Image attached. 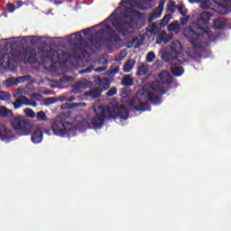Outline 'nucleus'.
<instances>
[{
	"mask_svg": "<svg viewBox=\"0 0 231 231\" xmlns=\"http://www.w3.org/2000/svg\"><path fill=\"white\" fill-rule=\"evenodd\" d=\"M156 58V55H154V52L151 51L146 56L147 62H152L154 59Z\"/></svg>",
	"mask_w": 231,
	"mask_h": 231,
	"instance_id": "nucleus-26",
	"label": "nucleus"
},
{
	"mask_svg": "<svg viewBox=\"0 0 231 231\" xmlns=\"http://www.w3.org/2000/svg\"><path fill=\"white\" fill-rule=\"evenodd\" d=\"M157 42H167V40L165 39V33H162L159 36V40L157 41Z\"/></svg>",
	"mask_w": 231,
	"mask_h": 231,
	"instance_id": "nucleus-32",
	"label": "nucleus"
},
{
	"mask_svg": "<svg viewBox=\"0 0 231 231\" xmlns=\"http://www.w3.org/2000/svg\"><path fill=\"white\" fill-rule=\"evenodd\" d=\"M23 106H32V107H37V103H35V101L30 103L28 97H21L14 103V109H20V107H23Z\"/></svg>",
	"mask_w": 231,
	"mask_h": 231,
	"instance_id": "nucleus-7",
	"label": "nucleus"
},
{
	"mask_svg": "<svg viewBox=\"0 0 231 231\" xmlns=\"http://www.w3.org/2000/svg\"><path fill=\"white\" fill-rule=\"evenodd\" d=\"M6 6H7L8 12H10L11 14L15 12V5H14L7 4Z\"/></svg>",
	"mask_w": 231,
	"mask_h": 231,
	"instance_id": "nucleus-30",
	"label": "nucleus"
},
{
	"mask_svg": "<svg viewBox=\"0 0 231 231\" xmlns=\"http://www.w3.org/2000/svg\"><path fill=\"white\" fill-rule=\"evenodd\" d=\"M75 36L77 37V40H78V41H81V40H82V35H80V32H77V33L75 34Z\"/></svg>",
	"mask_w": 231,
	"mask_h": 231,
	"instance_id": "nucleus-36",
	"label": "nucleus"
},
{
	"mask_svg": "<svg viewBox=\"0 0 231 231\" xmlns=\"http://www.w3.org/2000/svg\"><path fill=\"white\" fill-rule=\"evenodd\" d=\"M134 64H136V61L134 60H127L124 65V72L129 73L134 68Z\"/></svg>",
	"mask_w": 231,
	"mask_h": 231,
	"instance_id": "nucleus-11",
	"label": "nucleus"
},
{
	"mask_svg": "<svg viewBox=\"0 0 231 231\" xmlns=\"http://www.w3.org/2000/svg\"><path fill=\"white\" fill-rule=\"evenodd\" d=\"M163 12V4L159 5L157 10L152 14V19H158V17H162V14Z\"/></svg>",
	"mask_w": 231,
	"mask_h": 231,
	"instance_id": "nucleus-15",
	"label": "nucleus"
},
{
	"mask_svg": "<svg viewBox=\"0 0 231 231\" xmlns=\"http://www.w3.org/2000/svg\"><path fill=\"white\" fill-rule=\"evenodd\" d=\"M23 59L26 62H33L35 60V53L30 50L25 51Z\"/></svg>",
	"mask_w": 231,
	"mask_h": 231,
	"instance_id": "nucleus-10",
	"label": "nucleus"
},
{
	"mask_svg": "<svg viewBox=\"0 0 231 231\" xmlns=\"http://www.w3.org/2000/svg\"><path fill=\"white\" fill-rule=\"evenodd\" d=\"M208 21H210V14L208 12H203L199 20V24L193 23L189 28L184 30L183 33L189 39V42L194 44L201 35L208 33V27H207Z\"/></svg>",
	"mask_w": 231,
	"mask_h": 231,
	"instance_id": "nucleus-3",
	"label": "nucleus"
},
{
	"mask_svg": "<svg viewBox=\"0 0 231 231\" xmlns=\"http://www.w3.org/2000/svg\"><path fill=\"white\" fill-rule=\"evenodd\" d=\"M133 78L131 76H125L123 79L124 86H133Z\"/></svg>",
	"mask_w": 231,
	"mask_h": 231,
	"instance_id": "nucleus-21",
	"label": "nucleus"
},
{
	"mask_svg": "<svg viewBox=\"0 0 231 231\" xmlns=\"http://www.w3.org/2000/svg\"><path fill=\"white\" fill-rule=\"evenodd\" d=\"M51 129L56 136H75V126L71 123L57 120L51 125Z\"/></svg>",
	"mask_w": 231,
	"mask_h": 231,
	"instance_id": "nucleus-6",
	"label": "nucleus"
},
{
	"mask_svg": "<svg viewBox=\"0 0 231 231\" xmlns=\"http://www.w3.org/2000/svg\"><path fill=\"white\" fill-rule=\"evenodd\" d=\"M168 30L169 32H173V33H180L181 27L180 26V23L175 22L168 26Z\"/></svg>",
	"mask_w": 231,
	"mask_h": 231,
	"instance_id": "nucleus-13",
	"label": "nucleus"
},
{
	"mask_svg": "<svg viewBox=\"0 0 231 231\" xmlns=\"http://www.w3.org/2000/svg\"><path fill=\"white\" fill-rule=\"evenodd\" d=\"M35 116L37 120H39V122H46V120H48V116H46V113H44L43 111L38 112Z\"/></svg>",
	"mask_w": 231,
	"mask_h": 231,
	"instance_id": "nucleus-18",
	"label": "nucleus"
},
{
	"mask_svg": "<svg viewBox=\"0 0 231 231\" xmlns=\"http://www.w3.org/2000/svg\"><path fill=\"white\" fill-rule=\"evenodd\" d=\"M0 100H10V94H8V92L0 91Z\"/></svg>",
	"mask_w": 231,
	"mask_h": 231,
	"instance_id": "nucleus-25",
	"label": "nucleus"
},
{
	"mask_svg": "<svg viewBox=\"0 0 231 231\" xmlns=\"http://www.w3.org/2000/svg\"><path fill=\"white\" fill-rule=\"evenodd\" d=\"M6 85L7 86H17V83L15 82V79H9L6 80Z\"/></svg>",
	"mask_w": 231,
	"mask_h": 231,
	"instance_id": "nucleus-31",
	"label": "nucleus"
},
{
	"mask_svg": "<svg viewBox=\"0 0 231 231\" xmlns=\"http://www.w3.org/2000/svg\"><path fill=\"white\" fill-rule=\"evenodd\" d=\"M147 71H149V65L142 64L138 68L137 75H147Z\"/></svg>",
	"mask_w": 231,
	"mask_h": 231,
	"instance_id": "nucleus-16",
	"label": "nucleus"
},
{
	"mask_svg": "<svg viewBox=\"0 0 231 231\" xmlns=\"http://www.w3.org/2000/svg\"><path fill=\"white\" fill-rule=\"evenodd\" d=\"M183 68L178 66V65H173L171 67V73L175 75V77H181L183 75Z\"/></svg>",
	"mask_w": 231,
	"mask_h": 231,
	"instance_id": "nucleus-12",
	"label": "nucleus"
},
{
	"mask_svg": "<svg viewBox=\"0 0 231 231\" xmlns=\"http://www.w3.org/2000/svg\"><path fill=\"white\" fill-rule=\"evenodd\" d=\"M21 6H23V3L18 2V6H17V8H21Z\"/></svg>",
	"mask_w": 231,
	"mask_h": 231,
	"instance_id": "nucleus-37",
	"label": "nucleus"
},
{
	"mask_svg": "<svg viewBox=\"0 0 231 231\" xmlns=\"http://www.w3.org/2000/svg\"><path fill=\"white\" fill-rule=\"evenodd\" d=\"M97 115L94 118L84 119L79 117L78 119L79 129H98L104 124V118L111 120V118H120L121 120H127L129 118V112L127 108L117 103H114L107 106H98L95 108Z\"/></svg>",
	"mask_w": 231,
	"mask_h": 231,
	"instance_id": "nucleus-2",
	"label": "nucleus"
},
{
	"mask_svg": "<svg viewBox=\"0 0 231 231\" xmlns=\"http://www.w3.org/2000/svg\"><path fill=\"white\" fill-rule=\"evenodd\" d=\"M9 56H5V58L0 59V68L5 66V64H8Z\"/></svg>",
	"mask_w": 231,
	"mask_h": 231,
	"instance_id": "nucleus-28",
	"label": "nucleus"
},
{
	"mask_svg": "<svg viewBox=\"0 0 231 231\" xmlns=\"http://www.w3.org/2000/svg\"><path fill=\"white\" fill-rule=\"evenodd\" d=\"M102 94V91H100V89L96 88L91 90L88 94V97H91V98H97V97H100V95Z\"/></svg>",
	"mask_w": 231,
	"mask_h": 231,
	"instance_id": "nucleus-19",
	"label": "nucleus"
},
{
	"mask_svg": "<svg viewBox=\"0 0 231 231\" xmlns=\"http://www.w3.org/2000/svg\"><path fill=\"white\" fill-rule=\"evenodd\" d=\"M83 33H84V35L86 36V37H88V35H90L91 34V30H86V31H83Z\"/></svg>",
	"mask_w": 231,
	"mask_h": 231,
	"instance_id": "nucleus-35",
	"label": "nucleus"
},
{
	"mask_svg": "<svg viewBox=\"0 0 231 231\" xmlns=\"http://www.w3.org/2000/svg\"><path fill=\"white\" fill-rule=\"evenodd\" d=\"M121 55H123L122 59H124V57H125V52H122Z\"/></svg>",
	"mask_w": 231,
	"mask_h": 231,
	"instance_id": "nucleus-39",
	"label": "nucleus"
},
{
	"mask_svg": "<svg viewBox=\"0 0 231 231\" xmlns=\"http://www.w3.org/2000/svg\"><path fill=\"white\" fill-rule=\"evenodd\" d=\"M215 28H223L225 26V19H217L214 21Z\"/></svg>",
	"mask_w": 231,
	"mask_h": 231,
	"instance_id": "nucleus-20",
	"label": "nucleus"
},
{
	"mask_svg": "<svg viewBox=\"0 0 231 231\" xmlns=\"http://www.w3.org/2000/svg\"><path fill=\"white\" fill-rule=\"evenodd\" d=\"M180 14H181V15H183L185 17V15H187L188 14V11H187V7H185V5L183 4H180L178 6H177Z\"/></svg>",
	"mask_w": 231,
	"mask_h": 231,
	"instance_id": "nucleus-22",
	"label": "nucleus"
},
{
	"mask_svg": "<svg viewBox=\"0 0 231 231\" xmlns=\"http://www.w3.org/2000/svg\"><path fill=\"white\" fill-rule=\"evenodd\" d=\"M33 39H36L37 41H39V37L37 36L33 37Z\"/></svg>",
	"mask_w": 231,
	"mask_h": 231,
	"instance_id": "nucleus-40",
	"label": "nucleus"
},
{
	"mask_svg": "<svg viewBox=\"0 0 231 231\" xmlns=\"http://www.w3.org/2000/svg\"><path fill=\"white\" fill-rule=\"evenodd\" d=\"M189 57H194L196 55V48H191L187 51Z\"/></svg>",
	"mask_w": 231,
	"mask_h": 231,
	"instance_id": "nucleus-29",
	"label": "nucleus"
},
{
	"mask_svg": "<svg viewBox=\"0 0 231 231\" xmlns=\"http://www.w3.org/2000/svg\"><path fill=\"white\" fill-rule=\"evenodd\" d=\"M11 127L14 131L21 133L24 136L30 134L32 133V124L28 122L24 117L21 116H17L13 117L10 121Z\"/></svg>",
	"mask_w": 231,
	"mask_h": 231,
	"instance_id": "nucleus-5",
	"label": "nucleus"
},
{
	"mask_svg": "<svg viewBox=\"0 0 231 231\" xmlns=\"http://www.w3.org/2000/svg\"><path fill=\"white\" fill-rule=\"evenodd\" d=\"M121 97H122L123 98H125V92H123V93L121 94Z\"/></svg>",
	"mask_w": 231,
	"mask_h": 231,
	"instance_id": "nucleus-38",
	"label": "nucleus"
},
{
	"mask_svg": "<svg viewBox=\"0 0 231 231\" xmlns=\"http://www.w3.org/2000/svg\"><path fill=\"white\" fill-rule=\"evenodd\" d=\"M120 71V68L116 67L114 69L111 70V75H116Z\"/></svg>",
	"mask_w": 231,
	"mask_h": 231,
	"instance_id": "nucleus-34",
	"label": "nucleus"
},
{
	"mask_svg": "<svg viewBox=\"0 0 231 231\" xmlns=\"http://www.w3.org/2000/svg\"><path fill=\"white\" fill-rule=\"evenodd\" d=\"M12 110L6 108L5 106H0V116H12Z\"/></svg>",
	"mask_w": 231,
	"mask_h": 231,
	"instance_id": "nucleus-17",
	"label": "nucleus"
},
{
	"mask_svg": "<svg viewBox=\"0 0 231 231\" xmlns=\"http://www.w3.org/2000/svg\"><path fill=\"white\" fill-rule=\"evenodd\" d=\"M171 50L172 57H181V53H183V47L179 41L172 42Z\"/></svg>",
	"mask_w": 231,
	"mask_h": 231,
	"instance_id": "nucleus-9",
	"label": "nucleus"
},
{
	"mask_svg": "<svg viewBox=\"0 0 231 231\" xmlns=\"http://www.w3.org/2000/svg\"><path fill=\"white\" fill-rule=\"evenodd\" d=\"M171 82H172L171 74L167 71L161 72L155 83L146 84L137 92L136 97L130 102L129 106L135 111H147L146 106L149 102L160 104L162 102L160 95L165 94L163 88Z\"/></svg>",
	"mask_w": 231,
	"mask_h": 231,
	"instance_id": "nucleus-1",
	"label": "nucleus"
},
{
	"mask_svg": "<svg viewBox=\"0 0 231 231\" xmlns=\"http://www.w3.org/2000/svg\"><path fill=\"white\" fill-rule=\"evenodd\" d=\"M9 136V132L6 127L3 125H0V140H6Z\"/></svg>",
	"mask_w": 231,
	"mask_h": 231,
	"instance_id": "nucleus-14",
	"label": "nucleus"
},
{
	"mask_svg": "<svg viewBox=\"0 0 231 231\" xmlns=\"http://www.w3.org/2000/svg\"><path fill=\"white\" fill-rule=\"evenodd\" d=\"M168 10L169 12L174 13L176 10V4H174L173 2H170L168 4Z\"/></svg>",
	"mask_w": 231,
	"mask_h": 231,
	"instance_id": "nucleus-27",
	"label": "nucleus"
},
{
	"mask_svg": "<svg viewBox=\"0 0 231 231\" xmlns=\"http://www.w3.org/2000/svg\"><path fill=\"white\" fill-rule=\"evenodd\" d=\"M32 142L33 143H41L42 142V129H41L39 126H33L32 125Z\"/></svg>",
	"mask_w": 231,
	"mask_h": 231,
	"instance_id": "nucleus-8",
	"label": "nucleus"
},
{
	"mask_svg": "<svg viewBox=\"0 0 231 231\" xmlns=\"http://www.w3.org/2000/svg\"><path fill=\"white\" fill-rule=\"evenodd\" d=\"M189 3H200L201 8L204 10H214V5L217 6V12L220 14H227L228 8L231 6V0H189Z\"/></svg>",
	"mask_w": 231,
	"mask_h": 231,
	"instance_id": "nucleus-4",
	"label": "nucleus"
},
{
	"mask_svg": "<svg viewBox=\"0 0 231 231\" xmlns=\"http://www.w3.org/2000/svg\"><path fill=\"white\" fill-rule=\"evenodd\" d=\"M171 21V14H167L163 17V19L161 22L162 26H167Z\"/></svg>",
	"mask_w": 231,
	"mask_h": 231,
	"instance_id": "nucleus-24",
	"label": "nucleus"
},
{
	"mask_svg": "<svg viewBox=\"0 0 231 231\" xmlns=\"http://www.w3.org/2000/svg\"><path fill=\"white\" fill-rule=\"evenodd\" d=\"M116 93V88H111L107 93V97H115V94Z\"/></svg>",
	"mask_w": 231,
	"mask_h": 231,
	"instance_id": "nucleus-33",
	"label": "nucleus"
},
{
	"mask_svg": "<svg viewBox=\"0 0 231 231\" xmlns=\"http://www.w3.org/2000/svg\"><path fill=\"white\" fill-rule=\"evenodd\" d=\"M23 113H25L26 116H28L29 118H35V112H33V110L30 108L23 109Z\"/></svg>",
	"mask_w": 231,
	"mask_h": 231,
	"instance_id": "nucleus-23",
	"label": "nucleus"
}]
</instances>
